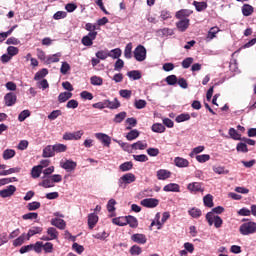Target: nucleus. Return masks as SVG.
Instances as JSON below:
<instances>
[{"instance_id":"1","label":"nucleus","mask_w":256,"mask_h":256,"mask_svg":"<svg viewBox=\"0 0 256 256\" xmlns=\"http://www.w3.org/2000/svg\"><path fill=\"white\" fill-rule=\"evenodd\" d=\"M239 233L243 236L255 235L256 233V222L248 220L239 227Z\"/></svg>"},{"instance_id":"2","label":"nucleus","mask_w":256,"mask_h":256,"mask_svg":"<svg viewBox=\"0 0 256 256\" xmlns=\"http://www.w3.org/2000/svg\"><path fill=\"white\" fill-rule=\"evenodd\" d=\"M206 221H208V224L214 225L216 229H220V227L223 226V219L217 214H214L213 212H208L206 214Z\"/></svg>"},{"instance_id":"3","label":"nucleus","mask_w":256,"mask_h":256,"mask_svg":"<svg viewBox=\"0 0 256 256\" xmlns=\"http://www.w3.org/2000/svg\"><path fill=\"white\" fill-rule=\"evenodd\" d=\"M136 179L137 178L135 177V174L126 173L118 179V186L125 189L126 185H131V183H135Z\"/></svg>"},{"instance_id":"4","label":"nucleus","mask_w":256,"mask_h":256,"mask_svg":"<svg viewBox=\"0 0 256 256\" xmlns=\"http://www.w3.org/2000/svg\"><path fill=\"white\" fill-rule=\"evenodd\" d=\"M41 241H55L59 239V231L55 227L47 228L46 235H43Z\"/></svg>"},{"instance_id":"5","label":"nucleus","mask_w":256,"mask_h":256,"mask_svg":"<svg viewBox=\"0 0 256 256\" xmlns=\"http://www.w3.org/2000/svg\"><path fill=\"white\" fill-rule=\"evenodd\" d=\"M134 58L139 62L145 61L147 59V49L143 45H138L134 50Z\"/></svg>"},{"instance_id":"6","label":"nucleus","mask_w":256,"mask_h":256,"mask_svg":"<svg viewBox=\"0 0 256 256\" xmlns=\"http://www.w3.org/2000/svg\"><path fill=\"white\" fill-rule=\"evenodd\" d=\"M60 167L61 169H64L68 173H71V171H75V169H77V162L71 159L61 160Z\"/></svg>"},{"instance_id":"7","label":"nucleus","mask_w":256,"mask_h":256,"mask_svg":"<svg viewBox=\"0 0 256 256\" xmlns=\"http://www.w3.org/2000/svg\"><path fill=\"white\" fill-rule=\"evenodd\" d=\"M85 132L83 130H78L76 132H66L63 135L64 141H79L83 137Z\"/></svg>"},{"instance_id":"8","label":"nucleus","mask_w":256,"mask_h":256,"mask_svg":"<svg viewBox=\"0 0 256 256\" xmlns=\"http://www.w3.org/2000/svg\"><path fill=\"white\" fill-rule=\"evenodd\" d=\"M97 39V32H89L86 36H83L81 43L84 47H91L93 41Z\"/></svg>"},{"instance_id":"9","label":"nucleus","mask_w":256,"mask_h":256,"mask_svg":"<svg viewBox=\"0 0 256 256\" xmlns=\"http://www.w3.org/2000/svg\"><path fill=\"white\" fill-rule=\"evenodd\" d=\"M187 189L191 193H203L205 191V188L203 187V184L201 182L189 183L187 185Z\"/></svg>"},{"instance_id":"10","label":"nucleus","mask_w":256,"mask_h":256,"mask_svg":"<svg viewBox=\"0 0 256 256\" xmlns=\"http://www.w3.org/2000/svg\"><path fill=\"white\" fill-rule=\"evenodd\" d=\"M15 191H17V187L14 185H9L7 188L0 190V197H2V199L13 197V195H15Z\"/></svg>"},{"instance_id":"11","label":"nucleus","mask_w":256,"mask_h":256,"mask_svg":"<svg viewBox=\"0 0 256 256\" xmlns=\"http://www.w3.org/2000/svg\"><path fill=\"white\" fill-rule=\"evenodd\" d=\"M140 203L143 207H147L148 209H154V207H157V205H159V200L157 198H146L141 200Z\"/></svg>"},{"instance_id":"12","label":"nucleus","mask_w":256,"mask_h":256,"mask_svg":"<svg viewBox=\"0 0 256 256\" xmlns=\"http://www.w3.org/2000/svg\"><path fill=\"white\" fill-rule=\"evenodd\" d=\"M6 107H13L17 103V95L13 92H9L4 96Z\"/></svg>"},{"instance_id":"13","label":"nucleus","mask_w":256,"mask_h":256,"mask_svg":"<svg viewBox=\"0 0 256 256\" xmlns=\"http://www.w3.org/2000/svg\"><path fill=\"white\" fill-rule=\"evenodd\" d=\"M95 137H96V139H98V141L102 142L104 147H110L111 138L109 137V135H107L105 133H96Z\"/></svg>"},{"instance_id":"14","label":"nucleus","mask_w":256,"mask_h":256,"mask_svg":"<svg viewBox=\"0 0 256 256\" xmlns=\"http://www.w3.org/2000/svg\"><path fill=\"white\" fill-rule=\"evenodd\" d=\"M131 241L138 245H145V243H147V236H145V234L136 233L131 236Z\"/></svg>"},{"instance_id":"15","label":"nucleus","mask_w":256,"mask_h":256,"mask_svg":"<svg viewBox=\"0 0 256 256\" xmlns=\"http://www.w3.org/2000/svg\"><path fill=\"white\" fill-rule=\"evenodd\" d=\"M219 31H221V29H219L217 26L210 28L206 35L205 41L207 43L213 41V39L217 38V33H219Z\"/></svg>"},{"instance_id":"16","label":"nucleus","mask_w":256,"mask_h":256,"mask_svg":"<svg viewBox=\"0 0 256 256\" xmlns=\"http://www.w3.org/2000/svg\"><path fill=\"white\" fill-rule=\"evenodd\" d=\"M174 165L176 167H178L179 169H185V168L189 167V160H187L183 157H175Z\"/></svg>"},{"instance_id":"17","label":"nucleus","mask_w":256,"mask_h":256,"mask_svg":"<svg viewBox=\"0 0 256 256\" xmlns=\"http://www.w3.org/2000/svg\"><path fill=\"white\" fill-rule=\"evenodd\" d=\"M97 223H99V216L95 213H90L88 215V229H95Z\"/></svg>"},{"instance_id":"18","label":"nucleus","mask_w":256,"mask_h":256,"mask_svg":"<svg viewBox=\"0 0 256 256\" xmlns=\"http://www.w3.org/2000/svg\"><path fill=\"white\" fill-rule=\"evenodd\" d=\"M50 223L51 225H53V227H57V229H61V230L67 227V222H65V220L60 218H52Z\"/></svg>"},{"instance_id":"19","label":"nucleus","mask_w":256,"mask_h":256,"mask_svg":"<svg viewBox=\"0 0 256 256\" xmlns=\"http://www.w3.org/2000/svg\"><path fill=\"white\" fill-rule=\"evenodd\" d=\"M181 187L177 183H170L164 186L163 191L166 193H179Z\"/></svg>"},{"instance_id":"20","label":"nucleus","mask_w":256,"mask_h":256,"mask_svg":"<svg viewBox=\"0 0 256 256\" xmlns=\"http://www.w3.org/2000/svg\"><path fill=\"white\" fill-rule=\"evenodd\" d=\"M157 179L159 181H167L171 177V172L169 170L160 169L156 172Z\"/></svg>"},{"instance_id":"21","label":"nucleus","mask_w":256,"mask_h":256,"mask_svg":"<svg viewBox=\"0 0 256 256\" xmlns=\"http://www.w3.org/2000/svg\"><path fill=\"white\" fill-rule=\"evenodd\" d=\"M189 25H190V20L189 18H185V19H180V21H178L176 23V27L178 30H180L182 33H184V31L186 29H189Z\"/></svg>"},{"instance_id":"22","label":"nucleus","mask_w":256,"mask_h":256,"mask_svg":"<svg viewBox=\"0 0 256 256\" xmlns=\"http://www.w3.org/2000/svg\"><path fill=\"white\" fill-rule=\"evenodd\" d=\"M191 15H193V12L189 9H181L179 11L176 12L175 17L176 19H188L187 17H190Z\"/></svg>"},{"instance_id":"23","label":"nucleus","mask_w":256,"mask_h":256,"mask_svg":"<svg viewBox=\"0 0 256 256\" xmlns=\"http://www.w3.org/2000/svg\"><path fill=\"white\" fill-rule=\"evenodd\" d=\"M42 157L51 158L55 157V148L53 145H47L42 152Z\"/></svg>"},{"instance_id":"24","label":"nucleus","mask_w":256,"mask_h":256,"mask_svg":"<svg viewBox=\"0 0 256 256\" xmlns=\"http://www.w3.org/2000/svg\"><path fill=\"white\" fill-rule=\"evenodd\" d=\"M104 101H105L106 109H119L121 107V102H119L117 98H114L113 101L108 99Z\"/></svg>"},{"instance_id":"25","label":"nucleus","mask_w":256,"mask_h":256,"mask_svg":"<svg viewBox=\"0 0 256 256\" xmlns=\"http://www.w3.org/2000/svg\"><path fill=\"white\" fill-rule=\"evenodd\" d=\"M41 233H43V227L34 226L30 228L28 233L26 234L27 241H29L31 237H33V235H39Z\"/></svg>"},{"instance_id":"26","label":"nucleus","mask_w":256,"mask_h":256,"mask_svg":"<svg viewBox=\"0 0 256 256\" xmlns=\"http://www.w3.org/2000/svg\"><path fill=\"white\" fill-rule=\"evenodd\" d=\"M170 218H171V214L169 212H164L162 214V218H161L160 222L156 223L158 231L163 229V226L165 225V223H167V220Z\"/></svg>"},{"instance_id":"27","label":"nucleus","mask_w":256,"mask_h":256,"mask_svg":"<svg viewBox=\"0 0 256 256\" xmlns=\"http://www.w3.org/2000/svg\"><path fill=\"white\" fill-rule=\"evenodd\" d=\"M41 173H43L42 165L34 166L31 170V176L33 179H39V177H41Z\"/></svg>"},{"instance_id":"28","label":"nucleus","mask_w":256,"mask_h":256,"mask_svg":"<svg viewBox=\"0 0 256 256\" xmlns=\"http://www.w3.org/2000/svg\"><path fill=\"white\" fill-rule=\"evenodd\" d=\"M131 149H134V151H143L147 149V142L145 141H137L131 145Z\"/></svg>"},{"instance_id":"29","label":"nucleus","mask_w":256,"mask_h":256,"mask_svg":"<svg viewBox=\"0 0 256 256\" xmlns=\"http://www.w3.org/2000/svg\"><path fill=\"white\" fill-rule=\"evenodd\" d=\"M127 225L132 229H137L139 227V221L135 218V216H126Z\"/></svg>"},{"instance_id":"30","label":"nucleus","mask_w":256,"mask_h":256,"mask_svg":"<svg viewBox=\"0 0 256 256\" xmlns=\"http://www.w3.org/2000/svg\"><path fill=\"white\" fill-rule=\"evenodd\" d=\"M123 55V51H121V48H115L112 50H108V57H111V59H119Z\"/></svg>"},{"instance_id":"31","label":"nucleus","mask_w":256,"mask_h":256,"mask_svg":"<svg viewBox=\"0 0 256 256\" xmlns=\"http://www.w3.org/2000/svg\"><path fill=\"white\" fill-rule=\"evenodd\" d=\"M59 59H61V52H58L53 55H49L46 58V63H48V65H51V63H59Z\"/></svg>"},{"instance_id":"32","label":"nucleus","mask_w":256,"mask_h":256,"mask_svg":"<svg viewBox=\"0 0 256 256\" xmlns=\"http://www.w3.org/2000/svg\"><path fill=\"white\" fill-rule=\"evenodd\" d=\"M253 11H254L253 6L249 4H244L242 6V14L244 15V17H250V15H253Z\"/></svg>"},{"instance_id":"33","label":"nucleus","mask_w":256,"mask_h":256,"mask_svg":"<svg viewBox=\"0 0 256 256\" xmlns=\"http://www.w3.org/2000/svg\"><path fill=\"white\" fill-rule=\"evenodd\" d=\"M112 223L114 225H118V227H125L127 225V216L126 217H118V218H113Z\"/></svg>"},{"instance_id":"34","label":"nucleus","mask_w":256,"mask_h":256,"mask_svg":"<svg viewBox=\"0 0 256 256\" xmlns=\"http://www.w3.org/2000/svg\"><path fill=\"white\" fill-rule=\"evenodd\" d=\"M71 97H73V93H71V92H62L58 96V101L60 103H65L66 101H69V99H71Z\"/></svg>"},{"instance_id":"35","label":"nucleus","mask_w":256,"mask_h":256,"mask_svg":"<svg viewBox=\"0 0 256 256\" xmlns=\"http://www.w3.org/2000/svg\"><path fill=\"white\" fill-rule=\"evenodd\" d=\"M25 241H27V234L23 233L13 241V245L14 247H21Z\"/></svg>"},{"instance_id":"36","label":"nucleus","mask_w":256,"mask_h":256,"mask_svg":"<svg viewBox=\"0 0 256 256\" xmlns=\"http://www.w3.org/2000/svg\"><path fill=\"white\" fill-rule=\"evenodd\" d=\"M47 75H49V70H47V68H43L42 70L38 71L35 74L34 80L41 81V79H43L44 77H47Z\"/></svg>"},{"instance_id":"37","label":"nucleus","mask_w":256,"mask_h":256,"mask_svg":"<svg viewBox=\"0 0 256 256\" xmlns=\"http://www.w3.org/2000/svg\"><path fill=\"white\" fill-rule=\"evenodd\" d=\"M15 155H16V152L14 149H6L4 150L2 157L5 161H9V159H13Z\"/></svg>"},{"instance_id":"38","label":"nucleus","mask_w":256,"mask_h":256,"mask_svg":"<svg viewBox=\"0 0 256 256\" xmlns=\"http://www.w3.org/2000/svg\"><path fill=\"white\" fill-rule=\"evenodd\" d=\"M124 57L125 59H131L133 57V44L128 43L124 50Z\"/></svg>"},{"instance_id":"39","label":"nucleus","mask_w":256,"mask_h":256,"mask_svg":"<svg viewBox=\"0 0 256 256\" xmlns=\"http://www.w3.org/2000/svg\"><path fill=\"white\" fill-rule=\"evenodd\" d=\"M190 119H191V114H189V113H182V114H179L175 118V121H176V123H184V121H189Z\"/></svg>"},{"instance_id":"40","label":"nucleus","mask_w":256,"mask_h":256,"mask_svg":"<svg viewBox=\"0 0 256 256\" xmlns=\"http://www.w3.org/2000/svg\"><path fill=\"white\" fill-rule=\"evenodd\" d=\"M16 27H17V25H14L7 32H1L0 33V43H3V41H5V39H7L9 37V35H11L13 33V31H15Z\"/></svg>"},{"instance_id":"41","label":"nucleus","mask_w":256,"mask_h":256,"mask_svg":"<svg viewBox=\"0 0 256 256\" xmlns=\"http://www.w3.org/2000/svg\"><path fill=\"white\" fill-rule=\"evenodd\" d=\"M91 85H94V87H101L103 85V78L99 76H92L90 78Z\"/></svg>"},{"instance_id":"42","label":"nucleus","mask_w":256,"mask_h":256,"mask_svg":"<svg viewBox=\"0 0 256 256\" xmlns=\"http://www.w3.org/2000/svg\"><path fill=\"white\" fill-rule=\"evenodd\" d=\"M151 130L153 131V133H165V127L161 123L153 124Z\"/></svg>"},{"instance_id":"43","label":"nucleus","mask_w":256,"mask_h":256,"mask_svg":"<svg viewBox=\"0 0 256 256\" xmlns=\"http://www.w3.org/2000/svg\"><path fill=\"white\" fill-rule=\"evenodd\" d=\"M130 255H141L143 253V248H141L139 245L135 244L132 247H130L129 250Z\"/></svg>"},{"instance_id":"44","label":"nucleus","mask_w":256,"mask_h":256,"mask_svg":"<svg viewBox=\"0 0 256 256\" xmlns=\"http://www.w3.org/2000/svg\"><path fill=\"white\" fill-rule=\"evenodd\" d=\"M137 137H139V130H137V129H134V130L128 132L126 135L127 141H135V139H137Z\"/></svg>"},{"instance_id":"45","label":"nucleus","mask_w":256,"mask_h":256,"mask_svg":"<svg viewBox=\"0 0 256 256\" xmlns=\"http://www.w3.org/2000/svg\"><path fill=\"white\" fill-rule=\"evenodd\" d=\"M127 76L130 79H133V81H138V79H141V72L138 70H132L127 73Z\"/></svg>"},{"instance_id":"46","label":"nucleus","mask_w":256,"mask_h":256,"mask_svg":"<svg viewBox=\"0 0 256 256\" xmlns=\"http://www.w3.org/2000/svg\"><path fill=\"white\" fill-rule=\"evenodd\" d=\"M127 117V112L123 111L115 115L113 121L114 123H123Z\"/></svg>"},{"instance_id":"47","label":"nucleus","mask_w":256,"mask_h":256,"mask_svg":"<svg viewBox=\"0 0 256 256\" xmlns=\"http://www.w3.org/2000/svg\"><path fill=\"white\" fill-rule=\"evenodd\" d=\"M53 147L54 153H65V151H67V145L65 144L57 143L54 144Z\"/></svg>"},{"instance_id":"48","label":"nucleus","mask_w":256,"mask_h":256,"mask_svg":"<svg viewBox=\"0 0 256 256\" xmlns=\"http://www.w3.org/2000/svg\"><path fill=\"white\" fill-rule=\"evenodd\" d=\"M41 187H44V189H49L51 187H55V184L53 183V180L51 179V177L44 179L41 183H40Z\"/></svg>"},{"instance_id":"49","label":"nucleus","mask_w":256,"mask_h":256,"mask_svg":"<svg viewBox=\"0 0 256 256\" xmlns=\"http://www.w3.org/2000/svg\"><path fill=\"white\" fill-rule=\"evenodd\" d=\"M120 171L122 172H126V171H131V169H133V162L129 161V162H124L119 166Z\"/></svg>"},{"instance_id":"50","label":"nucleus","mask_w":256,"mask_h":256,"mask_svg":"<svg viewBox=\"0 0 256 256\" xmlns=\"http://www.w3.org/2000/svg\"><path fill=\"white\" fill-rule=\"evenodd\" d=\"M228 133L231 139H234V141H241V134H239L235 128H230Z\"/></svg>"},{"instance_id":"51","label":"nucleus","mask_w":256,"mask_h":256,"mask_svg":"<svg viewBox=\"0 0 256 256\" xmlns=\"http://www.w3.org/2000/svg\"><path fill=\"white\" fill-rule=\"evenodd\" d=\"M203 203L205 207H209V208L213 207V195L207 194L206 196H204Z\"/></svg>"},{"instance_id":"52","label":"nucleus","mask_w":256,"mask_h":256,"mask_svg":"<svg viewBox=\"0 0 256 256\" xmlns=\"http://www.w3.org/2000/svg\"><path fill=\"white\" fill-rule=\"evenodd\" d=\"M96 57L97 59H100L101 61H105V59H107V57H109V50H100L98 52H96Z\"/></svg>"},{"instance_id":"53","label":"nucleus","mask_w":256,"mask_h":256,"mask_svg":"<svg viewBox=\"0 0 256 256\" xmlns=\"http://www.w3.org/2000/svg\"><path fill=\"white\" fill-rule=\"evenodd\" d=\"M28 211H37V209L41 208V203L38 201L30 202L27 204Z\"/></svg>"},{"instance_id":"54","label":"nucleus","mask_w":256,"mask_h":256,"mask_svg":"<svg viewBox=\"0 0 256 256\" xmlns=\"http://www.w3.org/2000/svg\"><path fill=\"white\" fill-rule=\"evenodd\" d=\"M194 7L196 8V11H205V9H207V2H197L194 1L193 2Z\"/></svg>"},{"instance_id":"55","label":"nucleus","mask_w":256,"mask_h":256,"mask_svg":"<svg viewBox=\"0 0 256 256\" xmlns=\"http://www.w3.org/2000/svg\"><path fill=\"white\" fill-rule=\"evenodd\" d=\"M189 216L193 217L194 219H198L202 215L201 209L198 208H191L189 211Z\"/></svg>"},{"instance_id":"56","label":"nucleus","mask_w":256,"mask_h":256,"mask_svg":"<svg viewBox=\"0 0 256 256\" xmlns=\"http://www.w3.org/2000/svg\"><path fill=\"white\" fill-rule=\"evenodd\" d=\"M27 117H31V111L23 110L18 115V121H20V123H23V121H25V119H27Z\"/></svg>"},{"instance_id":"57","label":"nucleus","mask_w":256,"mask_h":256,"mask_svg":"<svg viewBox=\"0 0 256 256\" xmlns=\"http://www.w3.org/2000/svg\"><path fill=\"white\" fill-rule=\"evenodd\" d=\"M213 171L217 175H227V174H229V170H226L225 167H222V166H214Z\"/></svg>"},{"instance_id":"58","label":"nucleus","mask_w":256,"mask_h":256,"mask_svg":"<svg viewBox=\"0 0 256 256\" xmlns=\"http://www.w3.org/2000/svg\"><path fill=\"white\" fill-rule=\"evenodd\" d=\"M210 159L211 155L209 154H201L196 156V161H198V163H207V161H210Z\"/></svg>"},{"instance_id":"59","label":"nucleus","mask_w":256,"mask_h":256,"mask_svg":"<svg viewBox=\"0 0 256 256\" xmlns=\"http://www.w3.org/2000/svg\"><path fill=\"white\" fill-rule=\"evenodd\" d=\"M236 151H238V153H248L249 152V148H247V144L246 143L240 142L236 146Z\"/></svg>"},{"instance_id":"60","label":"nucleus","mask_w":256,"mask_h":256,"mask_svg":"<svg viewBox=\"0 0 256 256\" xmlns=\"http://www.w3.org/2000/svg\"><path fill=\"white\" fill-rule=\"evenodd\" d=\"M205 151V146H198L195 147L194 149H192V151L190 152V157H195V155H199V153H203Z\"/></svg>"},{"instance_id":"61","label":"nucleus","mask_w":256,"mask_h":256,"mask_svg":"<svg viewBox=\"0 0 256 256\" xmlns=\"http://www.w3.org/2000/svg\"><path fill=\"white\" fill-rule=\"evenodd\" d=\"M69 71H71V65H69L67 62H62L60 73H62V75H67Z\"/></svg>"},{"instance_id":"62","label":"nucleus","mask_w":256,"mask_h":256,"mask_svg":"<svg viewBox=\"0 0 256 256\" xmlns=\"http://www.w3.org/2000/svg\"><path fill=\"white\" fill-rule=\"evenodd\" d=\"M134 107L137 109H145L147 107V101L143 99L135 100Z\"/></svg>"},{"instance_id":"63","label":"nucleus","mask_w":256,"mask_h":256,"mask_svg":"<svg viewBox=\"0 0 256 256\" xmlns=\"http://www.w3.org/2000/svg\"><path fill=\"white\" fill-rule=\"evenodd\" d=\"M167 85H177V76L176 75H169L165 79Z\"/></svg>"},{"instance_id":"64","label":"nucleus","mask_w":256,"mask_h":256,"mask_svg":"<svg viewBox=\"0 0 256 256\" xmlns=\"http://www.w3.org/2000/svg\"><path fill=\"white\" fill-rule=\"evenodd\" d=\"M42 249L44 253H53V243L46 242L45 244H43Z\"/></svg>"}]
</instances>
